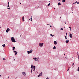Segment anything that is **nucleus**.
<instances>
[{
  "label": "nucleus",
  "mask_w": 79,
  "mask_h": 79,
  "mask_svg": "<svg viewBox=\"0 0 79 79\" xmlns=\"http://www.w3.org/2000/svg\"><path fill=\"white\" fill-rule=\"evenodd\" d=\"M31 68V69L33 70V71H35V66H33L32 64Z\"/></svg>",
  "instance_id": "nucleus-1"
},
{
  "label": "nucleus",
  "mask_w": 79,
  "mask_h": 79,
  "mask_svg": "<svg viewBox=\"0 0 79 79\" xmlns=\"http://www.w3.org/2000/svg\"><path fill=\"white\" fill-rule=\"evenodd\" d=\"M39 57H35L33 58V60H34V61H39Z\"/></svg>",
  "instance_id": "nucleus-2"
},
{
  "label": "nucleus",
  "mask_w": 79,
  "mask_h": 79,
  "mask_svg": "<svg viewBox=\"0 0 79 79\" xmlns=\"http://www.w3.org/2000/svg\"><path fill=\"white\" fill-rule=\"evenodd\" d=\"M33 50L32 49H31L30 51H27V53L28 54H30L31 53H32Z\"/></svg>",
  "instance_id": "nucleus-3"
},
{
  "label": "nucleus",
  "mask_w": 79,
  "mask_h": 79,
  "mask_svg": "<svg viewBox=\"0 0 79 79\" xmlns=\"http://www.w3.org/2000/svg\"><path fill=\"white\" fill-rule=\"evenodd\" d=\"M11 40L12 42H16V41H15V39L14 37H12L11 38Z\"/></svg>",
  "instance_id": "nucleus-4"
},
{
  "label": "nucleus",
  "mask_w": 79,
  "mask_h": 79,
  "mask_svg": "<svg viewBox=\"0 0 79 79\" xmlns=\"http://www.w3.org/2000/svg\"><path fill=\"white\" fill-rule=\"evenodd\" d=\"M39 45L40 47H43V45H44V43H40L39 44Z\"/></svg>",
  "instance_id": "nucleus-5"
},
{
  "label": "nucleus",
  "mask_w": 79,
  "mask_h": 79,
  "mask_svg": "<svg viewBox=\"0 0 79 79\" xmlns=\"http://www.w3.org/2000/svg\"><path fill=\"white\" fill-rule=\"evenodd\" d=\"M69 37L70 38H72L73 37V35L71 34V31H70V32H69Z\"/></svg>",
  "instance_id": "nucleus-6"
},
{
  "label": "nucleus",
  "mask_w": 79,
  "mask_h": 79,
  "mask_svg": "<svg viewBox=\"0 0 79 79\" xmlns=\"http://www.w3.org/2000/svg\"><path fill=\"white\" fill-rule=\"evenodd\" d=\"M9 3H10V2H8V6H7V9L8 10H10V7H9Z\"/></svg>",
  "instance_id": "nucleus-7"
},
{
  "label": "nucleus",
  "mask_w": 79,
  "mask_h": 79,
  "mask_svg": "<svg viewBox=\"0 0 79 79\" xmlns=\"http://www.w3.org/2000/svg\"><path fill=\"white\" fill-rule=\"evenodd\" d=\"M22 74H23V75L24 76H26V73L25 72H23L22 73Z\"/></svg>",
  "instance_id": "nucleus-8"
},
{
  "label": "nucleus",
  "mask_w": 79,
  "mask_h": 79,
  "mask_svg": "<svg viewBox=\"0 0 79 79\" xmlns=\"http://www.w3.org/2000/svg\"><path fill=\"white\" fill-rule=\"evenodd\" d=\"M9 31H10V29L9 28H7L6 30V32L8 33Z\"/></svg>",
  "instance_id": "nucleus-9"
},
{
  "label": "nucleus",
  "mask_w": 79,
  "mask_h": 79,
  "mask_svg": "<svg viewBox=\"0 0 79 79\" xmlns=\"http://www.w3.org/2000/svg\"><path fill=\"white\" fill-rule=\"evenodd\" d=\"M54 44H55V45H56L57 44V42H56V41H54Z\"/></svg>",
  "instance_id": "nucleus-10"
},
{
  "label": "nucleus",
  "mask_w": 79,
  "mask_h": 79,
  "mask_svg": "<svg viewBox=\"0 0 79 79\" xmlns=\"http://www.w3.org/2000/svg\"><path fill=\"white\" fill-rule=\"evenodd\" d=\"M69 42V40H66L65 42L66 44H68Z\"/></svg>",
  "instance_id": "nucleus-11"
},
{
  "label": "nucleus",
  "mask_w": 79,
  "mask_h": 79,
  "mask_svg": "<svg viewBox=\"0 0 79 79\" xmlns=\"http://www.w3.org/2000/svg\"><path fill=\"white\" fill-rule=\"evenodd\" d=\"M23 21H24V17H22Z\"/></svg>",
  "instance_id": "nucleus-12"
},
{
  "label": "nucleus",
  "mask_w": 79,
  "mask_h": 79,
  "mask_svg": "<svg viewBox=\"0 0 79 79\" xmlns=\"http://www.w3.org/2000/svg\"><path fill=\"white\" fill-rule=\"evenodd\" d=\"M58 6H59L60 5H61V3L60 2H59L58 4Z\"/></svg>",
  "instance_id": "nucleus-13"
},
{
  "label": "nucleus",
  "mask_w": 79,
  "mask_h": 79,
  "mask_svg": "<svg viewBox=\"0 0 79 79\" xmlns=\"http://www.w3.org/2000/svg\"><path fill=\"white\" fill-rule=\"evenodd\" d=\"M66 35H67V33H66V35L65 36V38L66 39H67V38L66 37Z\"/></svg>",
  "instance_id": "nucleus-14"
},
{
  "label": "nucleus",
  "mask_w": 79,
  "mask_h": 79,
  "mask_svg": "<svg viewBox=\"0 0 79 79\" xmlns=\"http://www.w3.org/2000/svg\"><path fill=\"white\" fill-rule=\"evenodd\" d=\"M2 47H5V44H3L2 45Z\"/></svg>",
  "instance_id": "nucleus-15"
},
{
  "label": "nucleus",
  "mask_w": 79,
  "mask_h": 79,
  "mask_svg": "<svg viewBox=\"0 0 79 79\" xmlns=\"http://www.w3.org/2000/svg\"><path fill=\"white\" fill-rule=\"evenodd\" d=\"M13 49L12 50H14L15 49V47H13Z\"/></svg>",
  "instance_id": "nucleus-16"
},
{
  "label": "nucleus",
  "mask_w": 79,
  "mask_h": 79,
  "mask_svg": "<svg viewBox=\"0 0 79 79\" xmlns=\"http://www.w3.org/2000/svg\"><path fill=\"white\" fill-rule=\"evenodd\" d=\"M66 2V0H63L62 1V2Z\"/></svg>",
  "instance_id": "nucleus-17"
},
{
  "label": "nucleus",
  "mask_w": 79,
  "mask_h": 79,
  "mask_svg": "<svg viewBox=\"0 0 79 79\" xmlns=\"http://www.w3.org/2000/svg\"><path fill=\"white\" fill-rule=\"evenodd\" d=\"M53 49H56V47L54 46V47L53 48Z\"/></svg>",
  "instance_id": "nucleus-18"
},
{
  "label": "nucleus",
  "mask_w": 79,
  "mask_h": 79,
  "mask_svg": "<svg viewBox=\"0 0 79 79\" xmlns=\"http://www.w3.org/2000/svg\"><path fill=\"white\" fill-rule=\"evenodd\" d=\"M42 72H41V73H40V76H42Z\"/></svg>",
  "instance_id": "nucleus-19"
},
{
  "label": "nucleus",
  "mask_w": 79,
  "mask_h": 79,
  "mask_svg": "<svg viewBox=\"0 0 79 79\" xmlns=\"http://www.w3.org/2000/svg\"><path fill=\"white\" fill-rule=\"evenodd\" d=\"M74 63H73L72 64V66H73V68H74Z\"/></svg>",
  "instance_id": "nucleus-20"
},
{
  "label": "nucleus",
  "mask_w": 79,
  "mask_h": 79,
  "mask_svg": "<svg viewBox=\"0 0 79 79\" xmlns=\"http://www.w3.org/2000/svg\"><path fill=\"white\" fill-rule=\"evenodd\" d=\"M77 71L79 72V67L77 69Z\"/></svg>",
  "instance_id": "nucleus-21"
},
{
  "label": "nucleus",
  "mask_w": 79,
  "mask_h": 79,
  "mask_svg": "<svg viewBox=\"0 0 79 79\" xmlns=\"http://www.w3.org/2000/svg\"><path fill=\"white\" fill-rule=\"evenodd\" d=\"M50 3H49V4L48 5V6H50Z\"/></svg>",
  "instance_id": "nucleus-22"
},
{
  "label": "nucleus",
  "mask_w": 79,
  "mask_h": 79,
  "mask_svg": "<svg viewBox=\"0 0 79 79\" xmlns=\"http://www.w3.org/2000/svg\"><path fill=\"white\" fill-rule=\"evenodd\" d=\"M17 53H18V52H16L15 53V55H17Z\"/></svg>",
  "instance_id": "nucleus-23"
},
{
  "label": "nucleus",
  "mask_w": 79,
  "mask_h": 79,
  "mask_svg": "<svg viewBox=\"0 0 79 79\" xmlns=\"http://www.w3.org/2000/svg\"><path fill=\"white\" fill-rule=\"evenodd\" d=\"M40 75H38V77H40Z\"/></svg>",
  "instance_id": "nucleus-24"
},
{
  "label": "nucleus",
  "mask_w": 79,
  "mask_h": 79,
  "mask_svg": "<svg viewBox=\"0 0 79 79\" xmlns=\"http://www.w3.org/2000/svg\"><path fill=\"white\" fill-rule=\"evenodd\" d=\"M13 52H14L15 53H16V52H17L16 51H13Z\"/></svg>",
  "instance_id": "nucleus-25"
},
{
  "label": "nucleus",
  "mask_w": 79,
  "mask_h": 79,
  "mask_svg": "<svg viewBox=\"0 0 79 79\" xmlns=\"http://www.w3.org/2000/svg\"><path fill=\"white\" fill-rule=\"evenodd\" d=\"M60 30H62V31H63V29L62 28H61L60 29Z\"/></svg>",
  "instance_id": "nucleus-26"
},
{
  "label": "nucleus",
  "mask_w": 79,
  "mask_h": 79,
  "mask_svg": "<svg viewBox=\"0 0 79 79\" xmlns=\"http://www.w3.org/2000/svg\"><path fill=\"white\" fill-rule=\"evenodd\" d=\"M65 58H66V59H67V60L68 59V58L66 57H65Z\"/></svg>",
  "instance_id": "nucleus-27"
},
{
  "label": "nucleus",
  "mask_w": 79,
  "mask_h": 79,
  "mask_svg": "<svg viewBox=\"0 0 79 79\" xmlns=\"http://www.w3.org/2000/svg\"><path fill=\"white\" fill-rule=\"evenodd\" d=\"M76 3V2H74V3H73V5H74V4H75Z\"/></svg>",
  "instance_id": "nucleus-28"
},
{
  "label": "nucleus",
  "mask_w": 79,
  "mask_h": 79,
  "mask_svg": "<svg viewBox=\"0 0 79 79\" xmlns=\"http://www.w3.org/2000/svg\"><path fill=\"white\" fill-rule=\"evenodd\" d=\"M69 28H70V31H71V27H69Z\"/></svg>",
  "instance_id": "nucleus-29"
},
{
  "label": "nucleus",
  "mask_w": 79,
  "mask_h": 79,
  "mask_svg": "<svg viewBox=\"0 0 79 79\" xmlns=\"http://www.w3.org/2000/svg\"><path fill=\"white\" fill-rule=\"evenodd\" d=\"M32 69H31V73H32Z\"/></svg>",
  "instance_id": "nucleus-30"
},
{
  "label": "nucleus",
  "mask_w": 79,
  "mask_h": 79,
  "mask_svg": "<svg viewBox=\"0 0 79 79\" xmlns=\"http://www.w3.org/2000/svg\"><path fill=\"white\" fill-rule=\"evenodd\" d=\"M69 69L67 70V71H69Z\"/></svg>",
  "instance_id": "nucleus-31"
},
{
  "label": "nucleus",
  "mask_w": 79,
  "mask_h": 79,
  "mask_svg": "<svg viewBox=\"0 0 79 79\" xmlns=\"http://www.w3.org/2000/svg\"><path fill=\"white\" fill-rule=\"evenodd\" d=\"M77 4H79V2H77Z\"/></svg>",
  "instance_id": "nucleus-32"
},
{
  "label": "nucleus",
  "mask_w": 79,
  "mask_h": 79,
  "mask_svg": "<svg viewBox=\"0 0 79 79\" xmlns=\"http://www.w3.org/2000/svg\"><path fill=\"white\" fill-rule=\"evenodd\" d=\"M32 21V19L31 18V21Z\"/></svg>",
  "instance_id": "nucleus-33"
},
{
  "label": "nucleus",
  "mask_w": 79,
  "mask_h": 79,
  "mask_svg": "<svg viewBox=\"0 0 79 79\" xmlns=\"http://www.w3.org/2000/svg\"><path fill=\"white\" fill-rule=\"evenodd\" d=\"M50 35H51V36H52V34H51Z\"/></svg>",
  "instance_id": "nucleus-34"
},
{
  "label": "nucleus",
  "mask_w": 79,
  "mask_h": 79,
  "mask_svg": "<svg viewBox=\"0 0 79 79\" xmlns=\"http://www.w3.org/2000/svg\"><path fill=\"white\" fill-rule=\"evenodd\" d=\"M3 60H5V58H3Z\"/></svg>",
  "instance_id": "nucleus-35"
},
{
  "label": "nucleus",
  "mask_w": 79,
  "mask_h": 79,
  "mask_svg": "<svg viewBox=\"0 0 79 79\" xmlns=\"http://www.w3.org/2000/svg\"><path fill=\"white\" fill-rule=\"evenodd\" d=\"M31 19H31H29V20H28L29 21V20H30V19Z\"/></svg>",
  "instance_id": "nucleus-36"
},
{
  "label": "nucleus",
  "mask_w": 79,
  "mask_h": 79,
  "mask_svg": "<svg viewBox=\"0 0 79 79\" xmlns=\"http://www.w3.org/2000/svg\"><path fill=\"white\" fill-rule=\"evenodd\" d=\"M53 36H54V35H52V37H53Z\"/></svg>",
  "instance_id": "nucleus-37"
},
{
  "label": "nucleus",
  "mask_w": 79,
  "mask_h": 79,
  "mask_svg": "<svg viewBox=\"0 0 79 79\" xmlns=\"http://www.w3.org/2000/svg\"><path fill=\"white\" fill-rule=\"evenodd\" d=\"M79 53H78V52L77 53V55H78Z\"/></svg>",
  "instance_id": "nucleus-38"
},
{
  "label": "nucleus",
  "mask_w": 79,
  "mask_h": 79,
  "mask_svg": "<svg viewBox=\"0 0 79 79\" xmlns=\"http://www.w3.org/2000/svg\"><path fill=\"white\" fill-rule=\"evenodd\" d=\"M46 79H48V77H47Z\"/></svg>",
  "instance_id": "nucleus-39"
},
{
  "label": "nucleus",
  "mask_w": 79,
  "mask_h": 79,
  "mask_svg": "<svg viewBox=\"0 0 79 79\" xmlns=\"http://www.w3.org/2000/svg\"><path fill=\"white\" fill-rule=\"evenodd\" d=\"M65 24H66V23H65Z\"/></svg>",
  "instance_id": "nucleus-40"
},
{
  "label": "nucleus",
  "mask_w": 79,
  "mask_h": 79,
  "mask_svg": "<svg viewBox=\"0 0 79 79\" xmlns=\"http://www.w3.org/2000/svg\"><path fill=\"white\" fill-rule=\"evenodd\" d=\"M78 59H79V55H78Z\"/></svg>",
  "instance_id": "nucleus-41"
},
{
  "label": "nucleus",
  "mask_w": 79,
  "mask_h": 79,
  "mask_svg": "<svg viewBox=\"0 0 79 79\" xmlns=\"http://www.w3.org/2000/svg\"><path fill=\"white\" fill-rule=\"evenodd\" d=\"M64 55H65V54H64Z\"/></svg>",
  "instance_id": "nucleus-42"
},
{
  "label": "nucleus",
  "mask_w": 79,
  "mask_h": 79,
  "mask_svg": "<svg viewBox=\"0 0 79 79\" xmlns=\"http://www.w3.org/2000/svg\"><path fill=\"white\" fill-rule=\"evenodd\" d=\"M1 77V75H0V77Z\"/></svg>",
  "instance_id": "nucleus-43"
},
{
  "label": "nucleus",
  "mask_w": 79,
  "mask_h": 79,
  "mask_svg": "<svg viewBox=\"0 0 79 79\" xmlns=\"http://www.w3.org/2000/svg\"><path fill=\"white\" fill-rule=\"evenodd\" d=\"M61 18V17H60V18Z\"/></svg>",
  "instance_id": "nucleus-44"
},
{
  "label": "nucleus",
  "mask_w": 79,
  "mask_h": 79,
  "mask_svg": "<svg viewBox=\"0 0 79 79\" xmlns=\"http://www.w3.org/2000/svg\"><path fill=\"white\" fill-rule=\"evenodd\" d=\"M51 27V26L50 25V27Z\"/></svg>",
  "instance_id": "nucleus-45"
},
{
  "label": "nucleus",
  "mask_w": 79,
  "mask_h": 79,
  "mask_svg": "<svg viewBox=\"0 0 79 79\" xmlns=\"http://www.w3.org/2000/svg\"><path fill=\"white\" fill-rule=\"evenodd\" d=\"M9 77H8V78H9Z\"/></svg>",
  "instance_id": "nucleus-46"
},
{
  "label": "nucleus",
  "mask_w": 79,
  "mask_h": 79,
  "mask_svg": "<svg viewBox=\"0 0 79 79\" xmlns=\"http://www.w3.org/2000/svg\"><path fill=\"white\" fill-rule=\"evenodd\" d=\"M76 2L77 3V1Z\"/></svg>",
  "instance_id": "nucleus-47"
},
{
  "label": "nucleus",
  "mask_w": 79,
  "mask_h": 79,
  "mask_svg": "<svg viewBox=\"0 0 79 79\" xmlns=\"http://www.w3.org/2000/svg\"><path fill=\"white\" fill-rule=\"evenodd\" d=\"M48 24L49 25H50V24H47V25H48Z\"/></svg>",
  "instance_id": "nucleus-48"
},
{
  "label": "nucleus",
  "mask_w": 79,
  "mask_h": 79,
  "mask_svg": "<svg viewBox=\"0 0 79 79\" xmlns=\"http://www.w3.org/2000/svg\"><path fill=\"white\" fill-rule=\"evenodd\" d=\"M14 61L15 60V59H14Z\"/></svg>",
  "instance_id": "nucleus-49"
},
{
  "label": "nucleus",
  "mask_w": 79,
  "mask_h": 79,
  "mask_svg": "<svg viewBox=\"0 0 79 79\" xmlns=\"http://www.w3.org/2000/svg\"><path fill=\"white\" fill-rule=\"evenodd\" d=\"M0 28H1V27H0Z\"/></svg>",
  "instance_id": "nucleus-50"
},
{
  "label": "nucleus",
  "mask_w": 79,
  "mask_h": 79,
  "mask_svg": "<svg viewBox=\"0 0 79 79\" xmlns=\"http://www.w3.org/2000/svg\"><path fill=\"white\" fill-rule=\"evenodd\" d=\"M60 0H59V1H60Z\"/></svg>",
  "instance_id": "nucleus-51"
},
{
  "label": "nucleus",
  "mask_w": 79,
  "mask_h": 79,
  "mask_svg": "<svg viewBox=\"0 0 79 79\" xmlns=\"http://www.w3.org/2000/svg\"><path fill=\"white\" fill-rule=\"evenodd\" d=\"M31 18H32V16L31 17Z\"/></svg>",
  "instance_id": "nucleus-52"
},
{
  "label": "nucleus",
  "mask_w": 79,
  "mask_h": 79,
  "mask_svg": "<svg viewBox=\"0 0 79 79\" xmlns=\"http://www.w3.org/2000/svg\"><path fill=\"white\" fill-rule=\"evenodd\" d=\"M54 9L55 10V8H54Z\"/></svg>",
  "instance_id": "nucleus-53"
}]
</instances>
